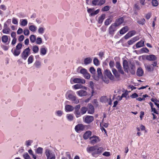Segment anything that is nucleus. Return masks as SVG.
Returning a JSON list of instances; mask_svg holds the SVG:
<instances>
[{
	"label": "nucleus",
	"instance_id": "nucleus-1",
	"mask_svg": "<svg viewBox=\"0 0 159 159\" xmlns=\"http://www.w3.org/2000/svg\"><path fill=\"white\" fill-rule=\"evenodd\" d=\"M74 94V93L72 91H69L66 92V97L67 99L72 101L73 102L77 104L79 102V100Z\"/></svg>",
	"mask_w": 159,
	"mask_h": 159
},
{
	"label": "nucleus",
	"instance_id": "nucleus-2",
	"mask_svg": "<svg viewBox=\"0 0 159 159\" xmlns=\"http://www.w3.org/2000/svg\"><path fill=\"white\" fill-rule=\"evenodd\" d=\"M45 154L47 159H55L56 156L55 152L48 148H46L45 151Z\"/></svg>",
	"mask_w": 159,
	"mask_h": 159
},
{
	"label": "nucleus",
	"instance_id": "nucleus-3",
	"mask_svg": "<svg viewBox=\"0 0 159 159\" xmlns=\"http://www.w3.org/2000/svg\"><path fill=\"white\" fill-rule=\"evenodd\" d=\"M22 44L21 43H19L16 46V48L13 52L12 51V50H11L14 56H17L20 54L21 52L20 49L22 47Z\"/></svg>",
	"mask_w": 159,
	"mask_h": 159
},
{
	"label": "nucleus",
	"instance_id": "nucleus-4",
	"mask_svg": "<svg viewBox=\"0 0 159 159\" xmlns=\"http://www.w3.org/2000/svg\"><path fill=\"white\" fill-rule=\"evenodd\" d=\"M30 50L29 48H25L21 53L22 58L24 60H25L30 54Z\"/></svg>",
	"mask_w": 159,
	"mask_h": 159
},
{
	"label": "nucleus",
	"instance_id": "nucleus-5",
	"mask_svg": "<svg viewBox=\"0 0 159 159\" xmlns=\"http://www.w3.org/2000/svg\"><path fill=\"white\" fill-rule=\"evenodd\" d=\"M142 58L143 60L146 59L149 61H155L157 58L156 57L153 55H143Z\"/></svg>",
	"mask_w": 159,
	"mask_h": 159
},
{
	"label": "nucleus",
	"instance_id": "nucleus-6",
	"mask_svg": "<svg viewBox=\"0 0 159 159\" xmlns=\"http://www.w3.org/2000/svg\"><path fill=\"white\" fill-rule=\"evenodd\" d=\"M70 82L71 84L75 83H81L83 84L85 83V81L84 79L78 78H71L70 80Z\"/></svg>",
	"mask_w": 159,
	"mask_h": 159
},
{
	"label": "nucleus",
	"instance_id": "nucleus-7",
	"mask_svg": "<svg viewBox=\"0 0 159 159\" xmlns=\"http://www.w3.org/2000/svg\"><path fill=\"white\" fill-rule=\"evenodd\" d=\"M80 72L86 79H89L90 77L89 74L87 70L84 68H82L80 70Z\"/></svg>",
	"mask_w": 159,
	"mask_h": 159
},
{
	"label": "nucleus",
	"instance_id": "nucleus-8",
	"mask_svg": "<svg viewBox=\"0 0 159 159\" xmlns=\"http://www.w3.org/2000/svg\"><path fill=\"white\" fill-rule=\"evenodd\" d=\"M105 2V0H93L92 1V3L94 6H101Z\"/></svg>",
	"mask_w": 159,
	"mask_h": 159
},
{
	"label": "nucleus",
	"instance_id": "nucleus-9",
	"mask_svg": "<svg viewBox=\"0 0 159 159\" xmlns=\"http://www.w3.org/2000/svg\"><path fill=\"white\" fill-rule=\"evenodd\" d=\"M97 73L98 75H94L93 76V77L96 80H98L100 78H101L103 77V75L101 72V70L100 68H98L97 69Z\"/></svg>",
	"mask_w": 159,
	"mask_h": 159
},
{
	"label": "nucleus",
	"instance_id": "nucleus-10",
	"mask_svg": "<svg viewBox=\"0 0 159 159\" xmlns=\"http://www.w3.org/2000/svg\"><path fill=\"white\" fill-rule=\"evenodd\" d=\"M85 128V126L82 124H79L75 126V129L77 132L83 131Z\"/></svg>",
	"mask_w": 159,
	"mask_h": 159
},
{
	"label": "nucleus",
	"instance_id": "nucleus-11",
	"mask_svg": "<svg viewBox=\"0 0 159 159\" xmlns=\"http://www.w3.org/2000/svg\"><path fill=\"white\" fill-rule=\"evenodd\" d=\"M116 27L117 26L114 23L112 24L109 28V34L112 35H113L114 32L116 30Z\"/></svg>",
	"mask_w": 159,
	"mask_h": 159
},
{
	"label": "nucleus",
	"instance_id": "nucleus-12",
	"mask_svg": "<svg viewBox=\"0 0 159 159\" xmlns=\"http://www.w3.org/2000/svg\"><path fill=\"white\" fill-rule=\"evenodd\" d=\"M90 139L91 140V143L92 144H95L99 142L100 141L99 137L95 135L93 136L90 137Z\"/></svg>",
	"mask_w": 159,
	"mask_h": 159
},
{
	"label": "nucleus",
	"instance_id": "nucleus-13",
	"mask_svg": "<svg viewBox=\"0 0 159 159\" xmlns=\"http://www.w3.org/2000/svg\"><path fill=\"white\" fill-rule=\"evenodd\" d=\"M94 120V117L92 116H87L84 120V122L87 124H89L92 122Z\"/></svg>",
	"mask_w": 159,
	"mask_h": 159
},
{
	"label": "nucleus",
	"instance_id": "nucleus-14",
	"mask_svg": "<svg viewBox=\"0 0 159 159\" xmlns=\"http://www.w3.org/2000/svg\"><path fill=\"white\" fill-rule=\"evenodd\" d=\"M10 29L8 27L7 24L5 23L3 26V28L2 30V32L5 34H9L10 33Z\"/></svg>",
	"mask_w": 159,
	"mask_h": 159
},
{
	"label": "nucleus",
	"instance_id": "nucleus-15",
	"mask_svg": "<svg viewBox=\"0 0 159 159\" xmlns=\"http://www.w3.org/2000/svg\"><path fill=\"white\" fill-rule=\"evenodd\" d=\"M104 74L107 76V77L111 80H112L114 79V76L109 70H105Z\"/></svg>",
	"mask_w": 159,
	"mask_h": 159
},
{
	"label": "nucleus",
	"instance_id": "nucleus-16",
	"mask_svg": "<svg viewBox=\"0 0 159 159\" xmlns=\"http://www.w3.org/2000/svg\"><path fill=\"white\" fill-rule=\"evenodd\" d=\"M1 39L2 42L8 45L10 41H8V36L6 35H3Z\"/></svg>",
	"mask_w": 159,
	"mask_h": 159
},
{
	"label": "nucleus",
	"instance_id": "nucleus-17",
	"mask_svg": "<svg viewBox=\"0 0 159 159\" xmlns=\"http://www.w3.org/2000/svg\"><path fill=\"white\" fill-rule=\"evenodd\" d=\"M76 93L80 97L85 96L87 95V92L85 90H81L76 92Z\"/></svg>",
	"mask_w": 159,
	"mask_h": 159
},
{
	"label": "nucleus",
	"instance_id": "nucleus-18",
	"mask_svg": "<svg viewBox=\"0 0 159 159\" xmlns=\"http://www.w3.org/2000/svg\"><path fill=\"white\" fill-rule=\"evenodd\" d=\"M124 21V19L123 17L120 18L116 20L115 22L113 23L117 27L119 26Z\"/></svg>",
	"mask_w": 159,
	"mask_h": 159
},
{
	"label": "nucleus",
	"instance_id": "nucleus-19",
	"mask_svg": "<svg viewBox=\"0 0 159 159\" xmlns=\"http://www.w3.org/2000/svg\"><path fill=\"white\" fill-rule=\"evenodd\" d=\"M116 67L118 69L119 72L122 74H124V73L122 69V67L119 62H116Z\"/></svg>",
	"mask_w": 159,
	"mask_h": 159
},
{
	"label": "nucleus",
	"instance_id": "nucleus-20",
	"mask_svg": "<svg viewBox=\"0 0 159 159\" xmlns=\"http://www.w3.org/2000/svg\"><path fill=\"white\" fill-rule=\"evenodd\" d=\"M139 39V38L138 36L134 37L130 40H129L128 41L127 43L129 45H132L135 42L138 40Z\"/></svg>",
	"mask_w": 159,
	"mask_h": 159
},
{
	"label": "nucleus",
	"instance_id": "nucleus-21",
	"mask_svg": "<svg viewBox=\"0 0 159 159\" xmlns=\"http://www.w3.org/2000/svg\"><path fill=\"white\" fill-rule=\"evenodd\" d=\"M144 45V41L141 40L137 42L135 44L137 48H139L143 47Z\"/></svg>",
	"mask_w": 159,
	"mask_h": 159
},
{
	"label": "nucleus",
	"instance_id": "nucleus-22",
	"mask_svg": "<svg viewBox=\"0 0 159 159\" xmlns=\"http://www.w3.org/2000/svg\"><path fill=\"white\" fill-rule=\"evenodd\" d=\"M87 111L88 113L90 114H93L94 112V108L93 106L91 104H89Z\"/></svg>",
	"mask_w": 159,
	"mask_h": 159
},
{
	"label": "nucleus",
	"instance_id": "nucleus-23",
	"mask_svg": "<svg viewBox=\"0 0 159 159\" xmlns=\"http://www.w3.org/2000/svg\"><path fill=\"white\" fill-rule=\"evenodd\" d=\"M28 21L27 20L24 19H21L20 21V25L22 26H25L27 25Z\"/></svg>",
	"mask_w": 159,
	"mask_h": 159
},
{
	"label": "nucleus",
	"instance_id": "nucleus-24",
	"mask_svg": "<svg viewBox=\"0 0 159 159\" xmlns=\"http://www.w3.org/2000/svg\"><path fill=\"white\" fill-rule=\"evenodd\" d=\"M43 149L41 147H39L35 150V152L37 154L42 155L43 153Z\"/></svg>",
	"mask_w": 159,
	"mask_h": 159
},
{
	"label": "nucleus",
	"instance_id": "nucleus-25",
	"mask_svg": "<svg viewBox=\"0 0 159 159\" xmlns=\"http://www.w3.org/2000/svg\"><path fill=\"white\" fill-rule=\"evenodd\" d=\"M92 133L90 131H86L84 134L83 137L85 139H87L91 135Z\"/></svg>",
	"mask_w": 159,
	"mask_h": 159
},
{
	"label": "nucleus",
	"instance_id": "nucleus-26",
	"mask_svg": "<svg viewBox=\"0 0 159 159\" xmlns=\"http://www.w3.org/2000/svg\"><path fill=\"white\" fill-rule=\"evenodd\" d=\"M136 74L139 76H141L143 74V69L140 67L137 70Z\"/></svg>",
	"mask_w": 159,
	"mask_h": 159
},
{
	"label": "nucleus",
	"instance_id": "nucleus-27",
	"mask_svg": "<svg viewBox=\"0 0 159 159\" xmlns=\"http://www.w3.org/2000/svg\"><path fill=\"white\" fill-rule=\"evenodd\" d=\"M65 108L66 111H72L74 109V107L72 106L69 105H66Z\"/></svg>",
	"mask_w": 159,
	"mask_h": 159
},
{
	"label": "nucleus",
	"instance_id": "nucleus-28",
	"mask_svg": "<svg viewBox=\"0 0 159 159\" xmlns=\"http://www.w3.org/2000/svg\"><path fill=\"white\" fill-rule=\"evenodd\" d=\"M47 53V49L44 47H42L40 49V54L42 55H45Z\"/></svg>",
	"mask_w": 159,
	"mask_h": 159
},
{
	"label": "nucleus",
	"instance_id": "nucleus-29",
	"mask_svg": "<svg viewBox=\"0 0 159 159\" xmlns=\"http://www.w3.org/2000/svg\"><path fill=\"white\" fill-rule=\"evenodd\" d=\"M29 28L30 31L33 32H35L37 30V27L35 25H32L29 26Z\"/></svg>",
	"mask_w": 159,
	"mask_h": 159
},
{
	"label": "nucleus",
	"instance_id": "nucleus-30",
	"mask_svg": "<svg viewBox=\"0 0 159 159\" xmlns=\"http://www.w3.org/2000/svg\"><path fill=\"white\" fill-rule=\"evenodd\" d=\"M128 28L127 26H125L121 29L120 31V34H124L128 31Z\"/></svg>",
	"mask_w": 159,
	"mask_h": 159
},
{
	"label": "nucleus",
	"instance_id": "nucleus-31",
	"mask_svg": "<svg viewBox=\"0 0 159 159\" xmlns=\"http://www.w3.org/2000/svg\"><path fill=\"white\" fill-rule=\"evenodd\" d=\"M145 66L146 69L148 71H153L154 70V68L152 66V65H145Z\"/></svg>",
	"mask_w": 159,
	"mask_h": 159
},
{
	"label": "nucleus",
	"instance_id": "nucleus-32",
	"mask_svg": "<svg viewBox=\"0 0 159 159\" xmlns=\"http://www.w3.org/2000/svg\"><path fill=\"white\" fill-rule=\"evenodd\" d=\"M105 16L106 15L105 14H103L99 17L98 21L99 23L101 24L102 23L105 18Z\"/></svg>",
	"mask_w": 159,
	"mask_h": 159
},
{
	"label": "nucleus",
	"instance_id": "nucleus-33",
	"mask_svg": "<svg viewBox=\"0 0 159 159\" xmlns=\"http://www.w3.org/2000/svg\"><path fill=\"white\" fill-rule=\"evenodd\" d=\"M96 147L95 146L89 147L87 148V151L88 153L93 152L95 150Z\"/></svg>",
	"mask_w": 159,
	"mask_h": 159
},
{
	"label": "nucleus",
	"instance_id": "nucleus-34",
	"mask_svg": "<svg viewBox=\"0 0 159 159\" xmlns=\"http://www.w3.org/2000/svg\"><path fill=\"white\" fill-rule=\"evenodd\" d=\"M34 66L37 68H39L41 66V62L38 60H36L34 64Z\"/></svg>",
	"mask_w": 159,
	"mask_h": 159
},
{
	"label": "nucleus",
	"instance_id": "nucleus-35",
	"mask_svg": "<svg viewBox=\"0 0 159 159\" xmlns=\"http://www.w3.org/2000/svg\"><path fill=\"white\" fill-rule=\"evenodd\" d=\"M45 28L43 26H39L38 29V32L40 34H43L44 32Z\"/></svg>",
	"mask_w": 159,
	"mask_h": 159
},
{
	"label": "nucleus",
	"instance_id": "nucleus-36",
	"mask_svg": "<svg viewBox=\"0 0 159 159\" xmlns=\"http://www.w3.org/2000/svg\"><path fill=\"white\" fill-rule=\"evenodd\" d=\"M112 20V18L110 17L107 18L106 19L104 22L105 25H109L111 22Z\"/></svg>",
	"mask_w": 159,
	"mask_h": 159
},
{
	"label": "nucleus",
	"instance_id": "nucleus-37",
	"mask_svg": "<svg viewBox=\"0 0 159 159\" xmlns=\"http://www.w3.org/2000/svg\"><path fill=\"white\" fill-rule=\"evenodd\" d=\"M32 50L34 53H37L39 51V48L37 46L34 45L33 46Z\"/></svg>",
	"mask_w": 159,
	"mask_h": 159
},
{
	"label": "nucleus",
	"instance_id": "nucleus-38",
	"mask_svg": "<svg viewBox=\"0 0 159 159\" xmlns=\"http://www.w3.org/2000/svg\"><path fill=\"white\" fill-rule=\"evenodd\" d=\"M92 61V59L90 57H87L84 59V64L87 65L90 64Z\"/></svg>",
	"mask_w": 159,
	"mask_h": 159
},
{
	"label": "nucleus",
	"instance_id": "nucleus-39",
	"mask_svg": "<svg viewBox=\"0 0 159 159\" xmlns=\"http://www.w3.org/2000/svg\"><path fill=\"white\" fill-rule=\"evenodd\" d=\"M30 42L32 43H34L36 40V37L34 35H31L30 37Z\"/></svg>",
	"mask_w": 159,
	"mask_h": 159
},
{
	"label": "nucleus",
	"instance_id": "nucleus-40",
	"mask_svg": "<svg viewBox=\"0 0 159 159\" xmlns=\"http://www.w3.org/2000/svg\"><path fill=\"white\" fill-rule=\"evenodd\" d=\"M108 100V99L106 96L102 97L100 98V101L102 102L106 103Z\"/></svg>",
	"mask_w": 159,
	"mask_h": 159
},
{
	"label": "nucleus",
	"instance_id": "nucleus-41",
	"mask_svg": "<svg viewBox=\"0 0 159 159\" xmlns=\"http://www.w3.org/2000/svg\"><path fill=\"white\" fill-rule=\"evenodd\" d=\"M112 71L113 74L115 75L116 78H118L120 77V75L116 69L114 68L112 69Z\"/></svg>",
	"mask_w": 159,
	"mask_h": 159
},
{
	"label": "nucleus",
	"instance_id": "nucleus-42",
	"mask_svg": "<svg viewBox=\"0 0 159 159\" xmlns=\"http://www.w3.org/2000/svg\"><path fill=\"white\" fill-rule=\"evenodd\" d=\"M66 117L67 119L69 121H72L73 119V115L72 114H67Z\"/></svg>",
	"mask_w": 159,
	"mask_h": 159
},
{
	"label": "nucleus",
	"instance_id": "nucleus-43",
	"mask_svg": "<svg viewBox=\"0 0 159 159\" xmlns=\"http://www.w3.org/2000/svg\"><path fill=\"white\" fill-rule=\"evenodd\" d=\"M56 116L60 117L63 114V111L61 110H58L55 111V113Z\"/></svg>",
	"mask_w": 159,
	"mask_h": 159
},
{
	"label": "nucleus",
	"instance_id": "nucleus-44",
	"mask_svg": "<svg viewBox=\"0 0 159 159\" xmlns=\"http://www.w3.org/2000/svg\"><path fill=\"white\" fill-rule=\"evenodd\" d=\"M74 114L77 118L80 117L82 115L81 112H80L79 110L75 111Z\"/></svg>",
	"mask_w": 159,
	"mask_h": 159
},
{
	"label": "nucleus",
	"instance_id": "nucleus-45",
	"mask_svg": "<svg viewBox=\"0 0 159 159\" xmlns=\"http://www.w3.org/2000/svg\"><path fill=\"white\" fill-rule=\"evenodd\" d=\"M87 111V108L86 107H83L80 109V111L82 115H83Z\"/></svg>",
	"mask_w": 159,
	"mask_h": 159
},
{
	"label": "nucleus",
	"instance_id": "nucleus-46",
	"mask_svg": "<svg viewBox=\"0 0 159 159\" xmlns=\"http://www.w3.org/2000/svg\"><path fill=\"white\" fill-rule=\"evenodd\" d=\"M152 5L154 7H157L158 5L157 0H152Z\"/></svg>",
	"mask_w": 159,
	"mask_h": 159
},
{
	"label": "nucleus",
	"instance_id": "nucleus-47",
	"mask_svg": "<svg viewBox=\"0 0 159 159\" xmlns=\"http://www.w3.org/2000/svg\"><path fill=\"white\" fill-rule=\"evenodd\" d=\"M33 142L32 140H28L25 141V144L26 146L28 147L31 145Z\"/></svg>",
	"mask_w": 159,
	"mask_h": 159
},
{
	"label": "nucleus",
	"instance_id": "nucleus-48",
	"mask_svg": "<svg viewBox=\"0 0 159 159\" xmlns=\"http://www.w3.org/2000/svg\"><path fill=\"white\" fill-rule=\"evenodd\" d=\"M33 60V56L32 55L30 56L28 60V64H30L32 63Z\"/></svg>",
	"mask_w": 159,
	"mask_h": 159
},
{
	"label": "nucleus",
	"instance_id": "nucleus-49",
	"mask_svg": "<svg viewBox=\"0 0 159 159\" xmlns=\"http://www.w3.org/2000/svg\"><path fill=\"white\" fill-rule=\"evenodd\" d=\"M98 154H99L98 152V151L97 149L96 148L95 150L92 153V155L93 156L96 157L98 156Z\"/></svg>",
	"mask_w": 159,
	"mask_h": 159
},
{
	"label": "nucleus",
	"instance_id": "nucleus-50",
	"mask_svg": "<svg viewBox=\"0 0 159 159\" xmlns=\"http://www.w3.org/2000/svg\"><path fill=\"white\" fill-rule=\"evenodd\" d=\"M140 52L141 53H147L149 52L148 49L146 48H143L140 50Z\"/></svg>",
	"mask_w": 159,
	"mask_h": 159
},
{
	"label": "nucleus",
	"instance_id": "nucleus-51",
	"mask_svg": "<svg viewBox=\"0 0 159 159\" xmlns=\"http://www.w3.org/2000/svg\"><path fill=\"white\" fill-rule=\"evenodd\" d=\"M110 8V7L109 6H106L104 7L102 9V11H108Z\"/></svg>",
	"mask_w": 159,
	"mask_h": 159
},
{
	"label": "nucleus",
	"instance_id": "nucleus-52",
	"mask_svg": "<svg viewBox=\"0 0 159 159\" xmlns=\"http://www.w3.org/2000/svg\"><path fill=\"white\" fill-rule=\"evenodd\" d=\"M89 71L90 73L93 75H95L96 70L94 67H90L89 69Z\"/></svg>",
	"mask_w": 159,
	"mask_h": 159
},
{
	"label": "nucleus",
	"instance_id": "nucleus-53",
	"mask_svg": "<svg viewBox=\"0 0 159 159\" xmlns=\"http://www.w3.org/2000/svg\"><path fill=\"white\" fill-rule=\"evenodd\" d=\"M36 43L39 44H41L42 42V39L40 37H38L36 39Z\"/></svg>",
	"mask_w": 159,
	"mask_h": 159
},
{
	"label": "nucleus",
	"instance_id": "nucleus-54",
	"mask_svg": "<svg viewBox=\"0 0 159 159\" xmlns=\"http://www.w3.org/2000/svg\"><path fill=\"white\" fill-rule=\"evenodd\" d=\"M93 61V63L95 65L98 66L99 65V61L98 59L96 58H94Z\"/></svg>",
	"mask_w": 159,
	"mask_h": 159
},
{
	"label": "nucleus",
	"instance_id": "nucleus-55",
	"mask_svg": "<svg viewBox=\"0 0 159 159\" xmlns=\"http://www.w3.org/2000/svg\"><path fill=\"white\" fill-rule=\"evenodd\" d=\"M1 48L5 51L8 50L9 47V46L3 44L1 45Z\"/></svg>",
	"mask_w": 159,
	"mask_h": 159
},
{
	"label": "nucleus",
	"instance_id": "nucleus-56",
	"mask_svg": "<svg viewBox=\"0 0 159 159\" xmlns=\"http://www.w3.org/2000/svg\"><path fill=\"white\" fill-rule=\"evenodd\" d=\"M23 156L25 159H31L30 157L27 152L24 154Z\"/></svg>",
	"mask_w": 159,
	"mask_h": 159
},
{
	"label": "nucleus",
	"instance_id": "nucleus-57",
	"mask_svg": "<svg viewBox=\"0 0 159 159\" xmlns=\"http://www.w3.org/2000/svg\"><path fill=\"white\" fill-rule=\"evenodd\" d=\"M145 22V20L144 19H141L139 20H137V22L139 24H141L142 25H143Z\"/></svg>",
	"mask_w": 159,
	"mask_h": 159
},
{
	"label": "nucleus",
	"instance_id": "nucleus-58",
	"mask_svg": "<svg viewBox=\"0 0 159 159\" xmlns=\"http://www.w3.org/2000/svg\"><path fill=\"white\" fill-rule=\"evenodd\" d=\"M123 66L124 69H127L128 68V63L126 61H123Z\"/></svg>",
	"mask_w": 159,
	"mask_h": 159
},
{
	"label": "nucleus",
	"instance_id": "nucleus-59",
	"mask_svg": "<svg viewBox=\"0 0 159 159\" xmlns=\"http://www.w3.org/2000/svg\"><path fill=\"white\" fill-rule=\"evenodd\" d=\"M12 23L14 25H18V21L17 19L15 17H13L12 19Z\"/></svg>",
	"mask_w": 159,
	"mask_h": 159
},
{
	"label": "nucleus",
	"instance_id": "nucleus-60",
	"mask_svg": "<svg viewBox=\"0 0 159 159\" xmlns=\"http://www.w3.org/2000/svg\"><path fill=\"white\" fill-rule=\"evenodd\" d=\"M99 11V9L97 10H96L93 11L91 13V16H93L96 15L97 14H98Z\"/></svg>",
	"mask_w": 159,
	"mask_h": 159
},
{
	"label": "nucleus",
	"instance_id": "nucleus-61",
	"mask_svg": "<svg viewBox=\"0 0 159 159\" xmlns=\"http://www.w3.org/2000/svg\"><path fill=\"white\" fill-rule=\"evenodd\" d=\"M74 88L75 89H81V88H82L83 87V86H82V85H81L80 84H76L74 86Z\"/></svg>",
	"mask_w": 159,
	"mask_h": 159
},
{
	"label": "nucleus",
	"instance_id": "nucleus-62",
	"mask_svg": "<svg viewBox=\"0 0 159 159\" xmlns=\"http://www.w3.org/2000/svg\"><path fill=\"white\" fill-rule=\"evenodd\" d=\"M128 95V92L126 90L124 93L122 94L121 96L123 98H126Z\"/></svg>",
	"mask_w": 159,
	"mask_h": 159
},
{
	"label": "nucleus",
	"instance_id": "nucleus-63",
	"mask_svg": "<svg viewBox=\"0 0 159 159\" xmlns=\"http://www.w3.org/2000/svg\"><path fill=\"white\" fill-rule=\"evenodd\" d=\"M23 33L25 35L27 36L29 34L30 31L28 29H25L24 30Z\"/></svg>",
	"mask_w": 159,
	"mask_h": 159
},
{
	"label": "nucleus",
	"instance_id": "nucleus-64",
	"mask_svg": "<svg viewBox=\"0 0 159 159\" xmlns=\"http://www.w3.org/2000/svg\"><path fill=\"white\" fill-rule=\"evenodd\" d=\"M130 71L132 74H134L135 73V68L134 66H132L130 70Z\"/></svg>",
	"mask_w": 159,
	"mask_h": 159
}]
</instances>
